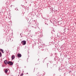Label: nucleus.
I'll use <instances>...</instances> for the list:
<instances>
[{
	"label": "nucleus",
	"instance_id": "obj_12",
	"mask_svg": "<svg viewBox=\"0 0 76 76\" xmlns=\"http://www.w3.org/2000/svg\"><path fill=\"white\" fill-rule=\"evenodd\" d=\"M50 63H53V61H50Z\"/></svg>",
	"mask_w": 76,
	"mask_h": 76
},
{
	"label": "nucleus",
	"instance_id": "obj_11",
	"mask_svg": "<svg viewBox=\"0 0 76 76\" xmlns=\"http://www.w3.org/2000/svg\"><path fill=\"white\" fill-rule=\"evenodd\" d=\"M15 10H18V8H16Z\"/></svg>",
	"mask_w": 76,
	"mask_h": 76
},
{
	"label": "nucleus",
	"instance_id": "obj_4",
	"mask_svg": "<svg viewBox=\"0 0 76 76\" xmlns=\"http://www.w3.org/2000/svg\"><path fill=\"white\" fill-rule=\"evenodd\" d=\"M17 56L18 57H21V54H17Z\"/></svg>",
	"mask_w": 76,
	"mask_h": 76
},
{
	"label": "nucleus",
	"instance_id": "obj_3",
	"mask_svg": "<svg viewBox=\"0 0 76 76\" xmlns=\"http://www.w3.org/2000/svg\"><path fill=\"white\" fill-rule=\"evenodd\" d=\"M4 63L5 64H8V62L7 60H5L4 61Z\"/></svg>",
	"mask_w": 76,
	"mask_h": 76
},
{
	"label": "nucleus",
	"instance_id": "obj_20",
	"mask_svg": "<svg viewBox=\"0 0 76 76\" xmlns=\"http://www.w3.org/2000/svg\"><path fill=\"white\" fill-rule=\"evenodd\" d=\"M45 24H47V23H45Z\"/></svg>",
	"mask_w": 76,
	"mask_h": 76
},
{
	"label": "nucleus",
	"instance_id": "obj_15",
	"mask_svg": "<svg viewBox=\"0 0 76 76\" xmlns=\"http://www.w3.org/2000/svg\"><path fill=\"white\" fill-rule=\"evenodd\" d=\"M39 48H40V47L39 46Z\"/></svg>",
	"mask_w": 76,
	"mask_h": 76
},
{
	"label": "nucleus",
	"instance_id": "obj_16",
	"mask_svg": "<svg viewBox=\"0 0 76 76\" xmlns=\"http://www.w3.org/2000/svg\"><path fill=\"white\" fill-rule=\"evenodd\" d=\"M42 50H44V49H42Z\"/></svg>",
	"mask_w": 76,
	"mask_h": 76
},
{
	"label": "nucleus",
	"instance_id": "obj_8",
	"mask_svg": "<svg viewBox=\"0 0 76 76\" xmlns=\"http://www.w3.org/2000/svg\"><path fill=\"white\" fill-rule=\"evenodd\" d=\"M8 70H7V69H5V73H7L8 72Z\"/></svg>",
	"mask_w": 76,
	"mask_h": 76
},
{
	"label": "nucleus",
	"instance_id": "obj_5",
	"mask_svg": "<svg viewBox=\"0 0 76 76\" xmlns=\"http://www.w3.org/2000/svg\"><path fill=\"white\" fill-rule=\"evenodd\" d=\"M11 58H12V60H13V59L15 58V55L12 56Z\"/></svg>",
	"mask_w": 76,
	"mask_h": 76
},
{
	"label": "nucleus",
	"instance_id": "obj_9",
	"mask_svg": "<svg viewBox=\"0 0 76 76\" xmlns=\"http://www.w3.org/2000/svg\"><path fill=\"white\" fill-rule=\"evenodd\" d=\"M2 56V54H1V53L0 51V57H1Z\"/></svg>",
	"mask_w": 76,
	"mask_h": 76
},
{
	"label": "nucleus",
	"instance_id": "obj_19",
	"mask_svg": "<svg viewBox=\"0 0 76 76\" xmlns=\"http://www.w3.org/2000/svg\"><path fill=\"white\" fill-rule=\"evenodd\" d=\"M50 69H51V68H50Z\"/></svg>",
	"mask_w": 76,
	"mask_h": 76
},
{
	"label": "nucleus",
	"instance_id": "obj_13",
	"mask_svg": "<svg viewBox=\"0 0 76 76\" xmlns=\"http://www.w3.org/2000/svg\"><path fill=\"white\" fill-rule=\"evenodd\" d=\"M51 39H53V37H51Z\"/></svg>",
	"mask_w": 76,
	"mask_h": 76
},
{
	"label": "nucleus",
	"instance_id": "obj_7",
	"mask_svg": "<svg viewBox=\"0 0 76 76\" xmlns=\"http://www.w3.org/2000/svg\"><path fill=\"white\" fill-rule=\"evenodd\" d=\"M64 70V69H59V70L60 72H61L62 70Z\"/></svg>",
	"mask_w": 76,
	"mask_h": 76
},
{
	"label": "nucleus",
	"instance_id": "obj_18",
	"mask_svg": "<svg viewBox=\"0 0 76 76\" xmlns=\"http://www.w3.org/2000/svg\"><path fill=\"white\" fill-rule=\"evenodd\" d=\"M65 74H66V75H67V74H66V73H65Z\"/></svg>",
	"mask_w": 76,
	"mask_h": 76
},
{
	"label": "nucleus",
	"instance_id": "obj_2",
	"mask_svg": "<svg viewBox=\"0 0 76 76\" xmlns=\"http://www.w3.org/2000/svg\"><path fill=\"white\" fill-rule=\"evenodd\" d=\"M8 64H10V65H13V62L9 61L8 62Z\"/></svg>",
	"mask_w": 76,
	"mask_h": 76
},
{
	"label": "nucleus",
	"instance_id": "obj_14",
	"mask_svg": "<svg viewBox=\"0 0 76 76\" xmlns=\"http://www.w3.org/2000/svg\"><path fill=\"white\" fill-rule=\"evenodd\" d=\"M53 66H52V67H51L50 68H51V69H52V68H53Z\"/></svg>",
	"mask_w": 76,
	"mask_h": 76
},
{
	"label": "nucleus",
	"instance_id": "obj_10",
	"mask_svg": "<svg viewBox=\"0 0 76 76\" xmlns=\"http://www.w3.org/2000/svg\"><path fill=\"white\" fill-rule=\"evenodd\" d=\"M66 74H67V73H65L64 74V76H66Z\"/></svg>",
	"mask_w": 76,
	"mask_h": 76
},
{
	"label": "nucleus",
	"instance_id": "obj_17",
	"mask_svg": "<svg viewBox=\"0 0 76 76\" xmlns=\"http://www.w3.org/2000/svg\"><path fill=\"white\" fill-rule=\"evenodd\" d=\"M47 25H48V24H47Z\"/></svg>",
	"mask_w": 76,
	"mask_h": 76
},
{
	"label": "nucleus",
	"instance_id": "obj_6",
	"mask_svg": "<svg viewBox=\"0 0 76 76\" xmlns=\"http://www.w3.org/2000/svg\"><path fill=\"white\" fill-rule=\"evenodd\" d=\"M0 51H1L2 53H4V50H3L2 49H1L0 50Z\"/></svg>",
	"mask_w": 76,
	"mask_h": 76
},
{
	"label": "nucleus",
	"instance_id": "obj_1",
	"mask_svg": "<svg viewBox=\"0 0 76 76\" xmlns=\"http://www.w3.org/2000/svg\"><path fill=\"white\" fill-rule=\"evenodd\" d=\"M21 43L23 45H25L26 44V41H25V40L22 41L21 42Z\"/></svg>",
	"mask_w": 76,
	"mask_h": 76
}]
</instances>
